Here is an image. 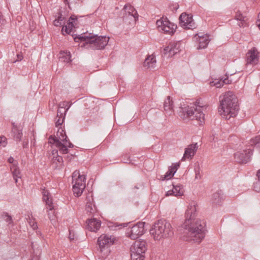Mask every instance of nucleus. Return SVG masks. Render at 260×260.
I'll use <instances>...</instances> for the list:
<instances>
[{"label":"nucleus","mask_w":260,"mask_h":260,"mask_svg":"<svg viewBox=\"0 0 260 260\" xmlns=\"http://www.w3.org/2000/svg\"><path fill=\"white\" fill-rule=\"evenodd\" d=\"M196 212V205L192 203L188 206L185 212V220L179 230L187 236L186 241H193L199 244L205 237L206 224L204 220L194 218Z\"/></svg>","instance_id":"obj_1"},{"label":"nucleus","mask_w":260,"mask_h":260,"mask_svg":"<svg viewBox=\"0 0 260 260\" xmlns=\"http://www.w3.org/2000/svg\"><path fill=\"white\" fill-rule=\"evenodd\" d=\"M68 103L66 102H63L59 105L57 114L58 119L55 122V125L56 127L59 126V127L57 132L56 137L50 136L49 139L50 143H52L51 141H52L60 153L62 154L68 153V148L74 147V145L69 141L66 132L61 127L65 118L66 112L71 106V105L68 106Z\"/></svg>","instance_id":"obj_2"},{"label":"nucleus","mask_w":260,"mask_h":260,"mask_svg":"<svg viewBox=\"0 0 260 260\" xmlns=\"http://www.w3.org/2000/svg\"><path fill=\"white\" fill-rule=\"evenodd\" d=\"M219 102V112L223 118L229 119L237 115L239 111L238 101L233 92L229 91L220 95Z\"/></svg>","instance_id":"obj_3"},{"label":"nucleus","mask_w":260,"mask_h":260,"mask_svg":"<svg viewBox=\"0 0 260 260\" xmlns=\"http://www.w3.org/2000/svg\"><path fill=\"white\" fill-rule=\"evenodd\" d=\"M75 42H83L81 47H85L87 49L93 50H100L104 49L107 45L109 38L106 36H99L91 33H83L81 35H74L73 36Z\"/></svg>","instance_id":"obj_4"},{"label":"nucleus","mask_w":260,"mask_h":260,"mask_svg":"<svg viewBox=\"0 0 260 260\" xmlns=\"http://www.w3.org/2000/svg\"><path fill=\"white\" fill-rule=\"evenodd\" d=\"M150 233L155 240H159L173 235V231L170 222L166 220H159L155 222L150 230Z\"/></svg>","instance_id":"obj_5"},{"label":"nucleus","mask_w":260,"mask_h":260,"mask_svg":"<svg viewBox=\"0 0 260 260\" xmlns=\"http://www.w3.org/2000/svg\"><path fill=\"white\" fill-rule=\"evenodd\" d=\"M180 107L178 111L179 116L183 118L196 117V119L199 121L201 123L204 121V114L203 113L202 109V107H199L198 108H194V106H189L184 104H180Z\"/></svg>","instance_id":"obj_6"},{"label":"nucleus","mask_w":260,"mask_h":260,"mask_svg":"<svg viewBox=\"0 0 260 260\" xmlns=\"http://www.w3.org/2000/svg\"><path fill=\"white\" fill-rule=\"evenodd\" d=\"M147 250L145 241H136L131 248L132 260H144Z\"/></svg>","instance_id":"obj_7"},{"label":"nucleus","mask_w":260,"mask_h":260,"mask_svg":"<svg viewBox=\"0 0 260 260\" xmlns=\"http://www.w3.org/2000/svg\"><path fill=\"white\" fill-rule=\"evenodd\" d=\"M145 222H139L133 225H131L126 230V236L133 240L138 239L144 234L145 232Z\"/></svg>","instance_id":"obj_8"},{"label":"nucleus","mask_w":260,"mask_h":260,"mask_svg":"<svg viewBox=\"0 0 260 260\" xmlns=\"http://www.w3.org/2000/svg\"><path fill=\"white\" fill-rule=\"evenodd\" d=\"M156 25L160 31L169 35L174 34L177 28L176 25L171 22L167 18L164 17L156 21Z\"/></svg>","instance_id":"obj_9"},{"label":"nucleus","mask_w":260,"mask_h":260,"mask_svg":"<svg viewBox=\"0 0 260 260\" xmlns=\"http://www.w3.org/2000/svg\"><path fill=\"white\" fill-rule=\"evenodd\" d=\"M253 154V149L249 147L234 154L235 160L239 164H246L250 160Z\"/></svg>","instance_id":"obj_10"},{"label":"nucleus","mask_w":260,"mask_h":260,"mask_svg":"<svg viewBox=\"0 0 260 260\" xmlns=\"http://www.w3.org/2000/svg\"><path fill=\"white\" fill-rule=\"evenodd\" d=\"M179 19L180 25L184 28L193 29L196 27V23L191 15L183 13L180 15Z\"/></svg>","instance_id":"obj_11"},{"label":"nucleus","mask_w":260,"mask_h":260,"mask_svg":"<svg viewBox=\"0 0 260 260\" xmlns=\"http://www.w3.org/2000/svg\"><path fill=\"white\" fill-rule=\"evenodd\" d=\"M86 177L76 178L73 185V191L76 197L81 196L85 188Z\"/></svg>","instance_id":"obj_12"},{"label":"nucleus","mask_w":260,"mask_h":260,"mask_svg":"<svg viewBox=\"0 0 260 260\" xmlns=\"http://www.w3.org/2000/svg\"><path fill=\"white\" fill-rule=\"evenodd\" d=\"M258 53L257 49L253 47L248 50L246 53V64L254 66L258 64Z\"/></svg>","instance_id":"obj_13"},{"label":"nucleus","mask_w":260,"mask_h":260,"mask_svg":"<svg viewBox=\"0 0 260 260\" xmlns=\"http://www.w3.org/2000/svg\"><path fill=\"white\" fill-rule=\"evenodd\" d=\"M198 149L197 143L194 144L189 145L187 148H185L184 153L183 157L181 159L182 161L184 160L186 158L191 159L194 155Z\"/></svg>","instance_id":"obj_14"},{"label":"nucleus","mask_w":260,"mask_h":260,"mask_svg":"<svg viewBox=\"0 0 260 260\" xmlns=\"http://www.w3.org/2000/svg\"><path fill=\"white\" fill-rule=\"evenodd\" d=\"M87 229L91 232H96L101 226V221L95 218L88 219L86 221Z\"/></svg>","instance_id":"obj_15"},{"label":"nucleus","mask_w":260,"mask_h":260,"mask_svg":"<svg viewBox=\"0 0 260 260\" xmlns=\"http://www.w3.org/2000/svg\"><path fill=\"white\" fill-rule=\"evenodd\" d=\"M113 243V239L111 238V236L108 235H101L98 240V243L101 248L106 245H112Z\"/></svg>","instance_id":"obj_16"},{"label":"nucleus","mask_w":260,"mask_h":260,"mask_svg":"<svg viewBox=\"0 0 260 260\" xmlns=\"http://www.w3.org/2000/svg\"><path fill=\"white\" fill-rule=\"evenodd\" d=\"M173 188L172 189L168 190L166 193V196H174L176 197H180L183 194V191L182 186L180 184H172Z\"/></svg>","instance_id":"obj_17"},{"label":"nucleus","mask_w":260,"mask_h":260,"mask_svg":"<svg viewBox=\"0 0 260 260\" xmlns=\"http://www.w3.org/2000/svg\"><path fill=\"white\" fill-rule=\"evenodd\" d=\"M179 167V164L176 163L173 165L169 168L168 171L166 173L165 175L161 177V179L165 180L171 179L174 176Z\"/></svg>","instance_id":"obj_18"},{"label":"nucleus","mask_w":260,"mask_h":260,"mask_svg":"<svg viewBox=\"0 0 260 260\" xmlns=\"http://www.w3.org/2000/svg\"><path fill=\"white\" fill-rule=\"evenodd\" d=\"M12 131L13 134L14 140L16 141L20 142L21 140L23 135L22 128L13 123Z\"/></svg>","instance_id":"obj_19"},{"label":"nucleus","mask_w":260,"mask_h":260,"mask_svg":"<svg viewBox=\"0 0 260 260\" xmlns=\"http://www.w3.org/2000/svg\"><path fill=\"white\" fill-rule=\"evenodd\" d=\"M173 102L170 96H168L164 103V108L168 115H171L173 113Z\"/></svg>","instance_id":"obj_20"},{"label":"nucleus","mask_w":260,"mask_h":260,"mask_svg":"<svg viewBox=\"0 0 260 260\" xmlns=\"http://www.w3.org/2000/svg\"><path fill=\"white\" fill-rule=\"evenodd\" d=\"M210 41L209 36L207 35L205 36H199L198 42L199 45L197 47L198 49H204L207 47Z\"/></svg>","instance_id":"obj_21"},{"label":"nucleus","mask_w":260,"mask_h":260,"mask_svg":"<svg viewBox=\"0 0 260 260\" xmlns=\"http://www.w3.org/2000/svg\"><path fill=\"white\" fill-rule=\"evenodd\" d=\"M156 60L155 56L153 54L148 55V57L145 59L144 62V66L148 68H154L155 67Z\"/></svg>","instance_id":"obj_22"},{"label":"nucleus","mask_w":260,"mask_h":260,"mask_svg":"<svg viewBox=\"0 0 260 260\" xmlns=\"http://www.w3.org/2000/svg\"><path fill=\"white\" fill-rule=\"evenodd\" d=\"M171 55L172 56L180 51V43L179 42H171L170 43Z\"/></svg>","instance_id":"obj_23"},{"label":"nucleus","mask_w":260,"mask_h":260,"mask_svg":"<svg viewBox=\"0 0 260 260\" xmlns=\"http://www.w3.org/2000/svg\"><path fill=\"white\" fill-rule=\"evenodd\" d=\"M124 9L125 10V11L127 12L129 15L133 16L135 19H138V14L137 11L134 8V7L132 6L129 4H126Z\"/></svg>","instance_id":"obj_24"},{"label":"nucleus","mask_w":260,"mask_h":260,"mask_svg":"<svg viewBox=\"0 0 260 260\" xmlns=\"http://www.w3.org/2000/svg\"><path fill=\"white\" fill-rule=\"evenodd\" d=\"M66 17L63 16L61 13H59L57 18L54 20L53 24L56 26H62L63 27L66 24Z\"/></svg>","instance_id":"obj_25"},{"label":"nucleus","mask_w":260,"mask_h":260,"mask_svg":"<svg viewBox=\"0 0 260 260\" xmlns=\"http://www.w3.org/2000/svg\"><path fill=\"white\" fill-rule=\"evenodd\" d=\"M60 56L59 57V60L61 61L69 63L71 61V55L70 52L61 51L60 52Z\"/></svg>","instance_id":"obj_26"},{"label":"nucleus","mask_w":260,"mask_h":260,"mask_svg":"<svg viewBox=\"0 0 260 260\" xmlns=\"http://www.w3.org/2000/svg\"><path fill=\"white\" fill-rule=\"evenodd\" d=\"M223 196L221 191H218L212 195V201L214 203L219 204L223 200Z\"/></svg>","instance_id":"obj_27"},{"label":"nucleus","mask_w":260,"mask_h":260,"mask_svg":"<svg viewBox=\"0 0 260 260\" xmlns=\"http://www.w3.org/2000/svg\"><path fill=\"white\" fill-rule=\"evenodd\" d=\"M10 168L13 178L21 177V172L18 167V163L13 164Z\"/></svg>","instance_id":"obj_28"},{"label":"nucleus","mask_w":260,"mask_h":260,"mask_svg":"<svg viewBox=\"0 0 260 260\" xmlns=\"http://www.w3.org/2000/svg\"><path fill=\"white\" fill-rule=\"evenodd\" d=\"M74 27V24L72 21H69L67 23V25H64L62 28L61 32L62 35H65L67 34H69L71 32L73 28Z\"/></svg>","instance_id":"obj_29"},{"label":"nucleus","mask_w":260,"mask_h":260,"mask_svg":"<svg viewBox=\"0 0 260 260\" xmlns=\"http://www.w3.org/2000/svg\"><path fill=\"white\" fill-rule=\"evenodd\" d=\"M43 200L46 202L47 209L51 211L53 209V206L51 200L49 199L48 192L45 191L43 192Z\"/></svg>","instance_id":"obj_30"},{"label":"nucleus","mask_w":260,"mask_h":260,"mask_svg":"<svg viewBox=\"0 0 260 260\" xmlns=\"http://www.w3.org/2000/svg\"><path fill=\"white\" fill-rule=\"evenodd\" d=\"M85 210L87 213L89 215L93 214L96 211V208L94 205L90 202H87L86 205Z\"/></svg>","instance_id":"obj_31"},{"label":"nucleus","mask_w":260,"mask_h":260,"mask_svg":"<svg viewBox=\"0 0 260 260\" xmlns=\"http://www.w3.org/2000/svg\"><path fill=\"white\" fill-rule=\"evenodd\" d=\"M250 145L260 149V135L252 138L250 140Z\"/></svg>","instance_id":"obj_32"},{"label":"nucleus","mask_w":260,"mask_h":260,"mask_svg":"<svg viewBox=\"0 0 260 260\" xmlns=\"http://www.w3.org/2000/svg\"><path fill=\"white\" fill-rule=\"evenodd\" d=\"M52 154L54 155L53 158V162H57L59 164H62L63 162V158L62 156L58 155V151L57 150H53Z\"/></svg>","instance_id":"obj_33"},{"label":"nucleus","mask_w":260,"mask_h":260,"mask_svg":"<svg viewBox=\"0 0 260 260\" xmlns=\"http://www.w3.org/2000/svg\"><path fill=\"white\" fill-rule=\"evenodd\" d=\"M231 83V81H230L228 78H225L223 80H220V81L215 82L214 85L216 86V87L219 88L222 86L224 84H230Z\"/></svg>","instance_id":"obj_34"},{"label":"nucleus","mask_w":260,"mask_h":260,"mask_svg":"<svg viewBox=\"0 0 260 260\" xmlns=\"http://www.w3.org/2000/svg\"><path fill=\"white\" fill-rule=\"evenodd\" d=\"M3 217L4 219V220L8 223V225H11V226L13 225V222L12 220V218L11 216L9 215L7 213H5L3 215Z\"/></svg>","instance_id":"obj_35"},{"label":"nucleus","mask_w":260,"mask_h":260,"mask_svg":"<svg viewBox=\"0 0 260 260\" xmlns=\"http://www.w3.org/2000/svg\"><path fill=\"white\" fill-rule=\"evenodd\" d=\"M85 177L84 175H80L79 171L78 170L75 171L72 174V183H74V181L76 178H83Z\"/></svg>","instance_id":"obj_36"},{"label":"nucleus","mask_w":260,"mask_h":260,"mask_svg":"<svg viewBox=\"0 0 260 260\" xmlns=\"http://www.w3.org/2000/svg\"><path fill=\"white\" fill-rule=\"evenodd\" d=\"M171 48H170V44L169 43L167 46L164 48L162 53L164 55H167L168 54V57H171L172 56L171 55Z\"/></svg>","instance_id":"obj_37"},{"label":"nucleus","mask_w":260,"mask_h":260,"mask_svg":"<svg viewBox=\"0 0 260 260\" xmlns=\"http://www.w3.org/2000/svg\"><path fill=\"white\" fill-rule=\"evenodd\" d=\"M235 18L237 20H239L241 22L245 21V17L242 15V14L240 11L237 12L236 14L235 15Z\"/></svg>","instance_id":"obj_38"},{"label":"nucleus","mask_w":260,"mask_h":260,"mask_svg":"<svg viewBox=\"0 0 260 260\" xmlns=\"http://www.w3.org/2000/svg\"><path fill=\"white\" fill-rule=\"evenodd\" d=\"M170 9L172 11H176L179 7L178 3H170L169 5Z\"/></svg>","instance_id":"obj_39"},{"label":"nucleus","mask_w":260,"mask_h":260,"mask_svg":"<svg viewBox=\"0 0 260 260\" xmlns=\"http://www.w3.org/2000/svg\"><path fill=\"white\" fill-rule=\"evenodd\" d=\"M194 172H195V174H196V177H195L196 179H201V173H200V167L199 166L196 167L194 168Z\"/></svg>","instance_id":"obj_40"},{"label":"nucleus","mask_w":260,"mask_h":260,"mask_svg":"<svg viewBox=\"0 0 260 260\" xmlns=\"http://www.w3.org/2000/svg\"><path fill=\"white\" fill-rule=\"evenodd\" d=\"M7 143V138L4 136L0 137V146L5 147Z\"/></svg>","instance_id":"obj_41"},{"label":"nucleus","mask_w":260,"mask_h":260,"mask_svg":"<svg viewBox=\"0 0 260 260\" xmlns=\"http://www.w3.org/2000/svg\"><path fill=\"white\" fill-rule=\"evenodd\" d=\"M254 190L258 192L260 191V181H256L253 184Z\"/></svg>","instance_id":"obj_42"},{"label":"nucleus","mask_w":260,"mask_h":260,"mask_svg":"<svg viewBox=\"0 0 260 260\" xmlns=\"http://www.w3.org/2000/svg\"><path fill=\"white\" fill-rule=\"evenodd\" d=\"M29 224L30 225V226H31V228L34 229V230H35L37 228H38V226H37V223L34 221H29Z\"/></svg>","instance_id":"obj_43"},{"label":"nucleus","mask_w":260,"mask_h":260,"mask_svg":"<svg viewBox=\"0 0 260 260\" xmlns=\"http://www.w3.org/2000/svg\"><path fill=\"white\" fill-rule=\"evenodd\" d=\"M5 23V19L2 13L0 12V26L3 25Z\"/></svg>","instance_id":"obj_44"},{"label":"nucleus","mask_w":260,"mask_h":260,"mask_svg":"<svg viewBox=\"0 0 260 260\" xmlns=\"http://www.w3.org/2000/svg\"><path fill=\"white\" fill-rule=\"evenodd\" d=\"M8 161L10 163V164H12V165L14 163H17V161H15L14 160V159L13 157L12 156H10L8 159Z\"/></svg>","instance_id":"obj_45"},{"label":"nucleus","mask_w":260,"mask_h":260,"mask_svg":"<svg viewBox=\"0 0 260 260\" xmlns=\"http://www.w3.org/2000/svg\"><path fill=\"white\" fill-rule=\"evenodd\" d=\"M17 60H21L23 58V56L21 54H17Z\"/></svg>","instance_id":"obj_46"},{"label":"nucleus","mask_w":260,"mask_h":260,"mask_svg":"<svg viewBox=\"0 0 260 260\" xmlns=\"http://www.w3.org/2000/svg\"><path fill=\"white\" fill-rule=\"evenodd\" d=\"M256 176L258 178V181H260V169L257 171Z\"/></svg>","instance_id":"obj_47"},{"label":"nucleus","mask_w":260,"mask_h":260,"mask_svg":"<svg viewBox=\"0 0 260 260\" xmlns=\"http://www.w3.org/2000/svg\"><path fill=\"white\" fill-rule=\"evenodd\" d=\"M27 145H28V141H26L25 142H23V147L24 148L26 147L27 146Z\"/></svg>","instance_id":"obj_48"},{"label":"nucleus","mask_w":260,"mask_h":260,"mask_svg":"<svg viewBox=\"0 0 260 260\" xmlns=\"http://www.w3.org/2000/svg\"><path fill=\"white\" fill-rule=\"evenodd\" d=\"M39 257L38 256H34L31 260H39Z\"/></svg>","instance_id":"obj_49"},{"label":"nucleus","mask_w":260,"mask_h":260,"mask_svg":"<svg viewBox=\"0 0 260 260\" xmlns=\"http://www.w3.org/2000/svg\"><path fill=\"white\" fill-rule=\"evenodd\" d=\"M129 223H131L130 222L129 223H123L121 225L123 227H126L127 226V225Z\"/></svg>","instance_id":"obj_50"},{"label":"nucleus","mask_w":260,"mask_h":260,"mask_svg":"<svg viewBox=\"0 0 260 260\" xmlns=\"http://www.w3.org/2000/svg\"><path fill=\"white\" fill-rule=\"evenodd\" d=\"M256 24H257V25L258 26V28L260 29V19L257 21Z\"/></svg>","instance_id":"obj_51"},{"label":"nucleus","mask_w":260,"mask_h":260,"mask_svg":"<svg viewBox=\"0 0 260 260\" xmlns=\"http://www.w3.org/2000/svg\"><path fill=\"white\" fill-rule=\"evenodd\" d=\"M213 138H212V141H216V140L217 139V138L215 137V135H213Z\"/></svg>","instance_id":"obj_52"},{"label":"nucleus","mask_w":260,"mask_h":260,"mask_svg":"<svg viewBox=\"0 0 260 260\" xmlns=\"http://www.w3.org/2000/svg\"><path fill=\"white\" fill-rule=\"evenodd\" d=\"M21 177H17V178H13L15 180V183H17L18 182V179L20 178Z\"/></svg>","instance_id":"obj_53"},{"label":"nucleus","mask_w":260,"mask_h":260,"mask_svg":"<svg viewBox=\"0 0 260 260\" xmlns=\"http://www.w3.org/2000/svg\"><path fill=\"white\" fill-rule=\"evenodd\" d=\"M239 26L241 27V26H244V24L243 22H241V23H240L239 24Z\"/></svg>","instance_id":"obj_54"},{"label":"nucleus","mask_w":260,"mask_h":260,"mask_svg":"<svg viewBox=\"0 0 260 260\" xmlns=\"http://www.w3.org/2000/svg\"><path fill=\"white\" fill-rule=\"evenodd\" d=\"M63 2L64 3L66 4H68V0H63Z\"/></svg>","instance_id":"obj_55"},{"label":"nucleus","mask_w":260,"mask_h":260,"mask_svg":"<svg viewBox=\"0 0 260 260\" xmlns=\"http://www.w3.org/2000/svg\"><path fill=\"white\" fill-rule=\"evenodd\" d=\"M70 19H72V20H75L76 19H74V18H72V17H70Z\"/></svg>","instance_id":"obj_56"}]
</instances>
